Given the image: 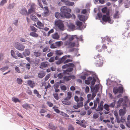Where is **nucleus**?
<instances>
[{"instance_id":"1","label":"nucleus","mask_w":130,"mask_h":130,"mask_svg":"<svg viewBox=\"0 0 130 130\" xmlns=\"http://www.w3.org/2000/svg\"><path fill=\"white\" fill-rule=\"evenodd\" d=\"M60 10V13L59 12L55 13V15L57 18L59 19L62 17L69 18L71 17V15L69 13L71 11V9L67 8L66 6H63L61 8Z\"/></svg>"},{"instance_id":"2","label":"nucleus","mask_w":130,"mask_h":130,"mask_svg":"<svg viewBox=\"0 0 130 130\" xmlns=\"http://www.w3.org/2000/svg\"><path fill=\"white\" fill-rule=\"evenodd\" d=\"M75 101L77 103V105H74L73 106V108L75 109H77L83 106V102L84 100V99L82 97H78L77 96L75 95L74 97Z\"/></svg>"},{"instance_id":"3","label":"nucleus","mask_w":130,"mask_h":130,"mask_svg":"<svg viewBox=\"0 0 130 130\" xmlns=\"http://www.w3.org/2000/svg\"><path fill=\"white\" fill-rule=\"evenodd\" d=\"M55 24L56 26L60 30L63 31L65 29L64 24L62 21L56 20L55 21Z\"/></svg>"},{"instance_id":"4","label":"nucleus","mask_w":130,"mask_h":130,"mask_svg":"<svg viewBox=\"0 0 130 130\" xmlns=\"http://www.w3.org/2000/svg\"><path fill=\"white\" fill-rule=\"evenodd\" d=\"M94 57L96 59V62L95 64L96 66L100 67L103 64V61L102 57L101 56L97 55L96 57Z\"/></svg>"},{"instance_id":"5","label":"nucleus","mask_w":130,"mask_h":130,"mask_svg":"<svg viewBox=\"0 0 130 130\" xmlns=\"http://www.w3.org/2000/svg\"><path fill=\"white\" fill-rule=\"evenodd\" d=\"M15 48L20 51H23L25 48V46L18 42H15L14 44Z\"/></svg>"},{"instance_id":"6","label":"nucleus","mask_w":130,"mask_h":130,"mask_svg":"<svg viewBox=\"0 0 130 130\" xmlns=\"http://www.w3.org/2000/svg\"><path fill=\"white\" fill-rule=\"evenodd\" d=\"M107 15H103L102 17V20L105 22H108L110 24L112 23H113V20H111L110 16L109 15L108 13H107Z\"/></svg>"},{"instance_id":"7","label":"nucleus","mask_w":130,"mask_h":130,"mask_svg":"<svg viewBox=\"0 0 130 130\" xmlns=\"http://www.w3.org/2000/svg\"><path fill=\"white\" fill-rule=\"evenodd\" d=\"M99 88V85H96L93 88H91V91L92 92V95L93 99L96 95V93L98 91Z\"/></svg>"},{"instance_id":"8","label":"nucleus","mask_w":130,"mask_h":130,"mask_svg":"<svg viewBox=\"0 0 130 130\" xmlns=\"http://www.w3.org/2000/svg\"><path fill=\"white\" fill-rule=\"evenodd\" d=\"M113 91L115 94L118 92L119 93H122L123 91V88L121 87H119L118 88L115 87L113 88Z\"/></svg>"},{"instance_id":"9","label":"nucleus","mask_w":130,"mask_h":130,"mask_svg":"<svg viewBox=\"0 0 130 130\" xmlns=\"http://www.w3.org/2000/svg\"><path fill=\"white\" fill-rule=\"evenodd\" d=\"M104 102L103 101H101L99 104H98V108L95 109V110L97 111L101 112L103 110V105Z\"/></svg>"},{"instance_id":"10","label":"nucleus","mask_w":130,"mask_h":130,"mask_svg":"<svg viewBox=\"0 0 130 130\" xmlns=\"http://www.w3.org/2000/svg\"><path fill=\"white\" fill-rule=\"evenodd\" d=\"M77 25L79 27L80 30H81L84 29L86 27L85 25H83L82 23L79 21H77L76 23Z\"/></svg>"},{"instance_id":"11","label":"nucleus","mask_w":130,"mask_h":130,"mask_svg":"<svg viewBox=\"0 0 130 130\" xmlns=\"http://www.w3.org/2000/svg\"><path fill=\"white\" fill-rule=\"evenodd\" d=\"M64 44L66 45H68L69 48L72 47L75 45V43L74 42H72L69 41H67L64 43Z\"/></svg>"},{"instance_id":"12","label":"nucleus","mask_w":130,"mask_h":130,"mask_svg":"<svg viewBox=\"0 0 130 130\" xmlns=\"http://www.w3.org/2000/svg\"><path fill=\"white\" fill-rule=\"evenodd\" d=\"M49 65L48 62L47 61H44L41 62L39 67L41 69H44L48 67Z\"/></svg>"},{"instance_id":"13","label":"nucleus","mask_w":130,"mask_h":130,"mask_svg":"<svg viewBox=\"0 0 130 130\" xmlns=\"http://www.w3.org/2000/svg\"><path fill=\"white\" fill-rule=\"evenodd\" d=\"M75 78V77L74 75L65 76L63 78L66 81L70 80L71 79H73Z\"/></svg>"},{"instance_id":"14","label":"nucleus","mask_w":130,"mask_h":130,"mask_svg":"<svg viewBox=\"0 0 130 130\" xmlns=\"http://www.w3.org/2000/svg\"><path fill=\"white\" fill-rule=\"evenodd\" d=\"M126 117L124 116H122L121 117V118H119L117 119V123H120L121 122L124 123L125 122L126 123Z\"/></svg>"},{"instance_id":"15","label":"nucleus","mask_w":130,"mask_h":130,"mask_svg":"<svg viewBox=\"0 0 130 130\" xmlns=\"http://www.w3.org/2000/svg\"><path fill=\"white\" fill-rule=\"evenodd\" d=\"M73 70V69L72 68H68L66 70H63V73L65 74H69Z\"/></svg>"},{"instance_id":"16","label":"nucleus","mask_w":130,"mask_h":130,"mask_svg":"<svg viewBox=\"0 0 130 130\" xmlns=\"http://www.w3.org/2000/svg\"><path fill=\"white\" fill-rule=\"evenodd\" d=\"M126 110L125 108L120 109L119 111V113L120 116H123L126 113Z\"/></svg>"},{"instance_id":"17","label":"nucleus","mask_w":130,"mask_h":130,"mask_svg":"<svg viewBox=\"0 0 130 130\" xmlns=\"http://www.w3.org/2000/svg\"><path fill=\"white\" fill-rule=\"evenodd\" d=\"M22 54L25 57L29 56L30 54V50L29 49H26Z\"/></svg>"},{"instance_id":"18","label":"nucleus","mask_w":130,"mask_h":130,"mask_svg":"<svg viewBox=\"0 0 130 130\" xmlns=\"http://www.w3.org/2000/svg\"><path fill=\"white\" fill-rule=\"evenodd\" d=\"M78 17L79 20L82 21H85L87 19V17H86L85 16L82 15H78Z\"/></svg>"},{"instance_id":"19","label":"nucleus","mask_w":130,"mask_h":130,"mask_svg":"<svg viewBox=\"0 0 130 130\" xmlns=\"http://www.w3.org/2000/svg\"><path fill=\"white\" fill-rule=\"evenodd\" d=\"M69 100L67 99H66L65 98L62 101V103L65 105H69L71 104V102L69 101Z\"/></svg>"},{"instance_id":"20","label":"nucleus","mask_w":130,"mask_h":130,"mask_svg":"<svg viewBox=\"0 0 130 130\" xmlns=\"http://www.w3.org/2000/svg\"><path fill=\"white\" fill-rule=\"evenodd\" d=\"M44 8V12L42 13V15L43 16L45 17L48 14L49 12V10L47 7H45Z\"/></svg>"},{"instance_id":"21","label":"nucleus","mask_w":130,"mask_h":130,"mask_svg":"<svg viewBox=\"0 0 130 130\" xmlns=\"http://www.w3.org/2000/svg\"><path fill=\"white\" fill-rule=\"evenodd\" d=\"M45 74L44 71H41L38 73V76L40 78H42L45 76Z\"/></svg>"},{"instance_id":"22","label":"nucleus","mask_w":130,"mask_h":130,"mask_svg":"<svg viewBox=\"0 0 130 130\" xmlns=\"http://www.w3.org/2000/svg\"><path fill=\"white\" fill-rule=\"evenodd\" d=\"M68 38L69 39V40L68 41H72L75 39H76V41H78V37H77V36L76 35H73L72 36H69V37Z\"/></svg>"},{"instance_id":"23","label":"nucleus","mask_w":130,"mask_h":130,"mask_svg":"<svg viewBox=\"0 0 130 130\" xmlns=\"http://www.w3.org/2000/svg\"><path fill=\"white\" fill-rule=\"evenodd\" d=\"M68 26L69 29L72 30H74L75 29V26L73 23H69L68 24Z\"/></svg>"},{"instance_id":"24","label":"nucleus","mask_w":130,"mask_h":130,"mask_svg":"<svg viewBox=\"0 0 130 130\" xmlns=\"http://www.w3.org/2000/svg\"><path fill=\"white\" fill-rule=\"evenodd\" d=\"M123 98H120L119 99V100L117 102V106L116 108L119 107L121 105L122 103L123 102Z\"/></svg>"},{"instance_id":"25","label":"nucleus","mask_w":130,"mask_h":130,"mask_svg":"<svg viewBox=\"0 0 130 130\" xmlns=\"http://www.w3.org/2000/svg\"><path fill=\"white\" fill-rule=\"evenodd\" d=\"M22 106L24 108L26 109H31L32 108V107L30 106V105L27 103L23 104L22 105Z\"/></svg>"},{"instance_id":"26","label":"nucleus","mask_w":130,"mask_h":130,"mask_svg":"<svg viewBox=\"0 0 130 130\" xmlns=\"http://www.w3.org/2000/svg\"><path fill=\"white\" fill-rule=\"evenodd\" d=\"M126 124L127 126L130 128V115H128L127 117Z\"/></svg>"},{"instance_id":"27","label":"nucleus","mask_w":130,"mask_h":130,"mask_svg":"<svg viewBox=\"0 0 130 130\" xmlns=\"http://www.w3.org/2000/svg\"><path fill=\"white\" fill-rule=\"evenodd\" d=\"M27 83L31 88H33L34 86L35 83L34 82L31 80H28Z\"/></svg>"},{"instance_id":"28","label":"nucleus","mask_w":130,"mask_h":130,"mask_svg":"<svg viewBox=\"0 0 130 130\" xmlns=\"http://www.w3.org/2000/svg\"><path fill=\"white\" fill-rule=\"evenodd\" d=\"M52 38L55 39H58L59 38V36L57 33H55L52 35Z\"/></svg>"},{"instance_id":"29","label":"nucleus","mask_w":130,"mask_h":130,"mask_svg":"<svg viewBox=\"0 0 130 130\" xmlns=\"http://www.w3.org/2000/svg\"><path fill=\"white\" fill-rule=\"evenodd\" d=\"M27 12V10L25 8L22 9L20 12V13L23 15H26Z\"/></svg>"},{"instance_id":"30","label":"nucleus","mask_w":130,"mask_h":130,"mask_svg":"<svg viewBox=\"0 0 130 130\" xmlns=\"http://www.w3.org/2000/svg\"><path fill=\"white\" fill-rule=\"evenodd\" d=\"M90 73L89 71H87V72L85 73L84 75L81 76V78L83 80L85 79L86 78V76H87Z\"/></svg>"},{"instance_id":"31","label":"nucleus","mask_w":130,"mask_h":130,"mask_svg":"<svg viewBox=\"0 0 130 130\" xmlns=\"http://www.w3.org/2000/svg\"><path fill=\"white\" fill-rule=\"evenodd\" d=\"M62 37L61 39L62 40H65L69 38V36L66 34H64L62 35Z\"/></svg>"},{"instance_id":"32","label":"nucleus","mask_w":130,"mask_h":130,"mask_svg":"<svg viewBox=\"0 0 130 130\" xmlns=\"http://www.w3.org/2000/svg\"><path fill=\"white\" fill-rule=\"evenodd\" d=\"M99 101L100 99L99 98H97L95 100H94L93 102L94 105L95 106H97L98 104H99Z\"/></svg>"},{"instance_id":"33","label":"nucleus","mask_w":130,"mask_h":130,"mask_svg":"<svg viewBox=\"0 0 130 130\" xmlns=\"http://www.w3.org/2000/svg\"><path fill=\"white\" fill-rule=\"evenodd\" d=\"M55 44H56L57 47H60L63 44V43L62 41H60L55 42Z\"/></svg>"},{"instance_id":"34","label":"nucleus","mask_w":130,"mask_h":130,"mask_svg":"<svg viewBox=\"0 0 130 130\" xmlns=\"http://www.w3.org/2000/svg\"><path fill=\"white\" fill-rule=\"evenodd\" d=\"M104 108L107 111H109L110 110L109 107H110L109 105L107 104H105L103 106Z\"/></svg>"},{"instance_id":"35","label":"nucleus","mask_w":130,"mask_h":130,"mask_svg":"<svg viewBox=\"0 0 130 130\" xmlns=\"http://www.w3.org/2000/svg\"><path fill=\"white\" fill-rule=\"evenodd\" d=\"M10 52L11 55L12 56L16 59H17V57L16 56L15 52L13 50H11Z\"/></svg>"},{"instance_id":"36","label":"nucleus","mask_w":130,"mask_h":130,"mask_svg":"<svg viewBox=\"0 0 130 130\" xmlns=\"http://www.w3.org/2000/svg\"><path fill=\"white\" fill-rule=\"evenodd\" d=\"M29 35L33 37L37 38L38 36V34L34 32H32L30 33Z\"/></svg>"},{"instance_id":"37","label":"nucleus","mask_w":130,"mask_h":130,"mask_svg":"<svg viewBox=\"0 0 130 130\" xmlns=\"http://www.w3.org/2000/svg\"><path fill=\"white\" fill-rule=\"evenodd\" d=\"M34 55L36 57H39L40 56L41 54L40 52H34Z\"/></svg>"},{"instance_id":"38","label":"nucleus","mask_w":130,"mask_h":130,"mask_svg":"<svg viewBox=\"0 0 130 130\" xmlns=\"http://www.w3.org/2000/svg\"><path fill=\"white\" fill-rule=\"evenodd\" d=\"M67 58V55H65L62 57L60 59V61H61L62 63L64 62V61Z\"/></svg>"},{"instance_id":"39","label":"nucleus","mask_w":130,"mask_h":130,"mask_svg":"<svg viewBox=\"0 0 130 130\" xmlns=\"http://www.w3.org/2000/svg\"><path fill=\"white\" fill-rule=\"evenodd\" d=\"M72 96V92H68L67 93V96L66 98V99L70 100Z\"/></svg>"},{"instance_id":"40","label":"nucleus","mask_w":130,"mask_h":130,"mask_svg":"<svg viewBox=\"0 0 130 130\" xmlns=\"http://www.w3.org/2000/svg\"><path fill=\"white\" fill-rule=\"evenodd\" d=\"M63 52L61 50H57L55 51V53L57 55H60L63 54Z\"/></svg>"},{"instance_id":"41","label":"nucleus","mask_w":130,"mask_h":130,"mask_svg":"<svg viewBox=\"0 0 130 130\" xmlns=\"http://www.w3.org/2000/svg\"><path fill=\"white\" fill-rule=\"evenodd\" d=\"M119 11H115V14L113 16L114 18H118L119 17Z\"/></svg>"},{"instance_id":"42","label":"nucleus","mask_w":130,"mask_h":130,"mask_svg":"<svg viewBox=\"0 0 130 130\" xmlns=\"http://www.w3.org/2000/svg\"><path fill=\"white\" fill-rule=\"evenodd\" d=\"M34 4H32L31 6V8L29 9L28 10V13L31 14L32 13H33L34 12V9L33 8L31 7L33 5H34Z\"/></svg>"},{"instance_id":"43","label":"nucleus","mask_w":130,"mask_h":130,"mask_svg":"<svg viewBox=\"0 0 130 130\" xmlns=\"http://www.w3.org/2000/svg\"><path fill=\"white\" fill-rule=\"evenodd\" d=\"M16 80L17 83L19 84H21L22 83L23 81L21 78H18Z\"/></svg>"},{"instance_id":"44","label":"nucleus","mask_w":130,"mask_h":130,"mask_svg":"<svg viewBox=\"0 0 130 130\" xmlns=\"http://www.w3.org/2000/svg\"><path fill=\"white\" fill-rule=\"evenodd\" d=\"M30 17L32 20L34 21L37 20V17L34 15H31L30 16Z\"/></svg>"},{"instance_id":"45","label":"nucleus","mask_w":130,"mask_h":130,"mask_svg":"<svg viewBox=\"0 0 130 130\" xmlns=\"http://www.w3.org/2000/svg\"><path fill=\"white\" fill-rule=\"evenodd\" d=\"M40 60L39 59H37L34 62V64H35V66H37L39 63Z\"/></svg>"},{"instance_id":"46","label":"nucleus","mask_w":130,"mask_h":130,"mask_svg":"<svg viewBox=\"0 0 130 130\" xmlns=\"http://www.w3.org/2000/svg\"><path fill=\"white\" fill-rule=\"evenodd\" d=\"M74 3L73 2H71L68 1L66 5L68 6H73L74 5Z\"/></svg>"},{"instance_id":"47","label":"nucleus","mask_w":130,"mask_h":130,"mask_svg":"<svg viewBox=\"0 0 130 130\" xmlns=\"http://www.w3.org/2000/svg\"><path fill=\"white\" fill-rule=\"evenodd\" d=\"M115 104L116 103L115 101H114L113 102L111 103L109 105L110 107L111 108H114L115 106Z\"/></svg>"},{"instance_id":"48","label":"nucleus","mask_w":130,"mask_h":130,"mask_svg":"<svg viewBox=\"0 0 130 130\" xmlns=\"http://www.w3.org/2000/svg\"><path fill=\"white\" fill-rule=\"evenodd\" d=\"M87 97L88 99L89 100H93L94 99L92 97V95L90 94H89L87 95Z\"/></svg>"},{"instance_id":"49","label":"nucleus","mask_w":130,"mask_h":130,"mask_svg":"<svg viewBox=\"0 0 130 130\" xmlns=\"http://www.w3.org/2000/svg\"><path fill=\"white\" fill-rule=\"evenodd\" d=\"M8 68V66H5L2 68L0 69V70L2 71V72H4L7 70Z\"/></svg>"},{"instance_id":"50","label":"nucleus","mask_w":130,"mask_h":130,"mask_svg":"<svg viewBox=\"0 0 130 130\" xmlns=\"http://www.w3.org/2000/svg\"><path fill=\"white\" fill-rule=\"evenodd\" d=\"M54 98L56 100H58L59 99V97L58 94L57 93H54L53 94Z\"/></svg>"},{"instance_id":"51","label":"nucleus","mask_w":130,"mask_h":130,"mask_svg":"<svg viewBox=\"0 0 130 130\" xmlns=\"http://www.w3.org/2000/svg\"><path fill=\"white\" fill-rule=\"evenodd\" d=\"M30 28L31 31L34 32H36L37 29L35 28L34 26H30Z\"/></svg>"},{"instance_id":"52","label":"nucleus","mask_w":130,"mask_h":130,"mask_svg":"<svg viewBox=\"0 0 130 130\" xmlns=\"http://www.w3.org/2000/svg\"><path fill=\"white\" fill-rule=\"evenodd\" d=\"M59 83L58 82L55 83L54 85V89L58 88L59 87Z\"/></svg>"},{"instance_id":"53","label":"nucleus","mask_w":130,"mask_h":130,"mask_svg":"<svg viewBox=\"0 0 130 130\" xmlns=\"http://www.w3.org/2000/svg\"><path fill=\"white\" fill-rule=\"evenodd\" d=\"M113 113L115 116H116V121H117V119H118L119 118L118 117V113L117 111H115Z\"/></svg>"},{"instance_id":"54","label":"nucleus","mask_w":130,"mask_h":130,"mask_svg":"<svg viewBox=\"0 0 130 130\" xmlns=\"http://www.w3.org/2000/svg\"><path fill=\"white\" fill-rule=\"evenodd\" d=\"M63 75V74L62 73H59L57 75V77L59 79H61L62 78Z\"/></svg>"},{"instance_id":"55","label":"nucleus","mask_w":130,"mask_h":130,"mask_svg":"<svg viewBox=\"0 0 130 130\" xmlns=\"http://www.w3.org/2000/svg\"><path fill=\"white\" fill-rule=\"evenodd\" d=\"M60 87L61 89L62 90L66 91L67 90V88L65 85L61 86Z\"/></svg>"},{"instance_id":"56","label":"nucleus","mask_w":130,"mask_h":130,"mask_svg":"<svg viewBox=\"0 0 130 130\" xmlns=\"http://www.w3.org/2000/svg\"><path fill=\"white\" fill-rule=\"evenodd\" d=\"M57 47L56 44H55V43L52 44L50 46V48H55Z\"/></svg>"},{"instance_id":"57","label":"nucleus","mask_w":130,"mask_h":130,"mask_svg":"<svg viewBox=\"0 0 130 130\" xmlns=\"http://www.w3.org/2000/svg\"><path fill=\"white\" fill-rule=\"evenodd\" d=\"M7 1V0H2L1 2L0 5L3 6L6 3Z\"/></svg>"},{"instance_id":"58","label":"nucleus","mask_w":130,"mask_h":130,"mask_svg":"<svg viewBox=\"0 0 130 130\" xmlns=\"http://www.w3.org/2000/svg\"><path fill=\"white\" fill-rule=\"evenodd\" d=\"M12 101L15 103H16L17 102H20L19 100L17 98H12Z\"/></svg>"},{"instance_id":"59","label":"nucleus","mask_w":130,"mask_h":130,"mask_svg":"<svg viewBox=\"0 0 130 130\" xmlns=\"http://www.w3.org/2000/svg\"><path fill=\"white\" fill-rule=\"evenodd\" d=\"M15 70L18 73H20V71L19 69V68L17 66L15 67Z\"/></svg>"},{"instance_id":"60","label":"nucleus","mask_w":130,"mask_h":130,"mask_svg":"<svg viewBox=\"0 0 130 130\" xmlns=\"http://www.w3.org/2000/svg\"><path fill=\"white\" fill-rule=\"evenodd\" d=\"M117 81L116 80L114 81H112L111 83V85L112 86H114L116 85L117 84Z\"/></svg>"},{"instance_id":"61","label":"nucleus","mask_w":130,"mask_h":130,"mask_svg":"<svg viewBox=\"0 0 130 130\" xmlns=\"http://www.w3.org/2000/svg\"><path fill=\"white\" fill-rule=\"evenodd\" d=\"M99 117V115L98 114L94 113L93 116V118L94 119H96L98 118Z\"/></svg>"},{"instance_id":"62","label":"nucleus","mask_w":130,"mask_h":130,"mask_svg":"<svg viewBox=\"0 0 130 130\" xmlns=\"http://www.w3.org/2000/svg\"><path fill=\"white\" fill-rule=\"evenodd\" d=\"M101 48V46L99 45H98L96 46V49L99 52H101L102 51L101 49H99V48Z\"/></svg>"},{"instance_id":"63","label":"nucleus","mask_w":130,"mask_h":130,"mask_svg":"<svg viewBox=\"0 0 130 130\" xmlns=\"http://www.w3.org/2000/svg\"><path fill=\"white\" fill-rule=\"evenodd\" d=\"M50 77V74H48L44 78V80L45 81L47 80Z\"/></svg>"},{"instance_id":"64","label":"nucleus","mask_w":130,"mask_h":130,"mask_svg":"<svg viewBox=\"0 0 130 130\" xmlns=\"http://www.w3.org/2000/svg\"><path fill=\"white\" fill-rule=\"evenodd\" d=\"M47 104L49 107H51L53 106V104L51 102L49 101H47Z\"/></svg>"}]
</instances>
